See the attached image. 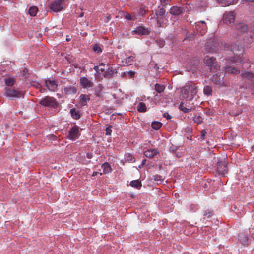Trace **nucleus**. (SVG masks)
<instances>
[{"label":"nucleus","instance_id":"f257e3e1","mask_svg":"<svg viewBox=\"0 0 254 254\" xmlns=\"http://www.w3.org/2000/svg\"><path fill=\"white\" fill-rule=\"evenodd\" d=\"M197 93V87L193 83L185 86L182 90L183 97L188 100H191Z\"/></svg>","mask_w":254,"mask_h":254},{"label":"nucleus","instance_id":"f03ea898","mask_svg":"<svg viewBox=\"0 0 254 254\" xmlns=\"http://www.w3.org/2000/svg\"><path fill=\"white\" fill-rule=\"evenodd\" d=\"M204 62L209 67L211 72H216L220 70V66L216 61L215 58L206 56L204 58Z\"/></svg>","mask_w":254,"mask_h":254},{"label":"nucleus","instance_id":"7ed1b4c3","mask_svg":"<svg viewBox=\"0 0 254 254\" xmlns=\"http://www.w3.org/2000/svg\"><path fill=\"white\" fill-rule=\"evenodd\" d=\"M205 52L207 53H216L220 48V43L214 38L209 39L205 44Z\"/></svg>","mask_w":254,"mask_h":254},{"label":"nucleus","instance_id":"20e7f679","mask_svg":"<svg viewBox=\"0 0 254 254\" xmlns=\"http://www.w3.org/2000/svg\"><path fill=\"white\" fill-rule=\"evenodd\" d=\"M64 2V0H55L50 2L48 7L52 11L58 12L63 9Z\"/></svg>","mask_w":254,"mask_h":254},{"label":"nucleus","instance_id":"39448f33","mask_svg":"<svg viewBox=\"0 0 254 254\" xmlns=\"http://www.w3.org/2000/svg\"><path fill=\"white\" fill-rule=\"evenodd\" d=\"M39 104L45 106L51 107H56L58 105V103L53 97L46 96L39 101Z\"/></svg>","mask_w":254,"mask_h":254},{"label":"nucleus","instance_id":"423d86ee","mask_svg":"<svg viewBox=\"0 0 254 254\" xmlns=\"http://www.w3.org/2000/svg\"><path fill=\"white\" fill-rule=\"evenodd\" d=\"M80 135L79 127L77 125H74L69 131L67 137L70 140H75Z\"/></svg>","mask_w":254,"mask_h":254},{"label":"nucleus","instance_id":"0eeeda50","mask_svg":"<svg viewBox=\"0 0 254 254\" xmlns=\"http://www.w3.org/2000/svg\"><path fill=\"white\" fill-rule=\"evenodd\" d=\"M199 64V60L198 58H194L190 60L187 64V69L192 72H195L198 68Z\"/></svg>","mask_w":254,"mask_h":254},{"label":"nucleus","instance_id":"6e6552de","mask_svg":"<svg viewBox=\"0 0 254 254\" xmlns=\"http://www.w3.org/2000/svg\"><path fill=\"white\" fill-rule=\"evenodd\" d=\"M5 95L8 97L20 98L23 94L20 91L11 88H5Z\"/></svg>","mask_w":254,"mask_h":254},{"label":"nucleus","instance_id":"1a4fd4ad","mask_svg":"<svg viewBox=\"0 0 254 254\" xmlns=\"http://www.w3.org/2000/svg\"><path fill=\"white\" fill-rule=\"evenodd\" d=\"M216 171L219 175L224 176L227 172V164L223 162H218L216 166Z\"/></svg>","mask_w":254,"mask_h":254},{"label":"nucleus","instance_id":"9d476101","mask_svg":"<svg viewBox=\"0 0 254 254\" xmlns=\"http://www.w3.org/2000/svg\"><path fill=\"white\" fill-rule=\"evenodd\" d=\"M235 19L234 12L233 11L226 12L223 14V22L226 24L233 23Z\"/></svg>","mask_w":254,"mask_h":254},{"label":"nucleus","instance_id":"9b49d317","mask_svg":"<svg viewBox=\"0 0 254 254\" xmlns=\"http://www.w3.org/2000/svg\"><path fill=\"white\" fill-rule=\"evenodd\" d=\"M195 29L202 35L207 31V26L206 23L204 21H200L195 23Z\"/></svg>","mask_w":254,"mask_h":254},{"label":"nucleus","instance_id":"f8f14e48","mask_svg":"<svg viewBox=\"0 0 254 254\" xmlns=\"http://www.w3.org/2000/svg\"><path fill=\"white\" fill-rule=\"evenodd\" d=\"M133 33L138 34L140 36L149 35L150 33V30L142 26L137 27L133 31Z\"/></svg>","mask_w":254,"mask_h":254},{"label":"nucleus","instance_id":"ddd939ff","mask_svg":"<svg viewBox=\"0 0 254 254\" xmlns=\"http://www.w3.org/2000/svg\"><path fill=\"white\" fill-rule=\"evenodd\" d=\"M80 83L83 88L86 89L91 88L93 86V82L85 77H83L80 78Z\"/></svg>","mask_w":254,"mask_h":254},{"label":"nucleus","instance_id":"4468645a","mask_svg":"<svg viewBox=\"0 0 254 254\" xmlns=\"http://www.w3.org/2000/svg\"><path fill=\"white\" fill-rule=\"evenodd\" d=\"M221 73H217L213 75L212 78V82L215 84L219 86H224V82L223 81V77H221Z\"/></svg>","mask_w":254,"mask_h":254},{"label":"nucleus","instance_id":"2eb2a0df","mask_svg":"<svg viewBox=\"0 0 254 254\" xmlns=\"http://www.w3.org/2000/svg\"><path fill=\"white\" fill-rule=\"evenodd\" d=\"M45 85L49 90L51 91H55L57 88V84L56 81L53 80H46L45 81Z\"/></svg>","mask_w":254,"mask_h":254},{"label":"nucleus","instance_id":"dca6fc26","mask_svg":"<svg viewBox=\"0 0 254 254\" xmlns=\"http://www.w3.org/2000/svg\"><path fill=\"white\" fill-rule=\"evenodd\" d=\"M224 71L226 73H228L233 75H237L240 73V70L237 69V68L232 67L231 66H226L224 67Z\"/></svg>","mask_w":254,"mask_h":254},{"label":"nucleus","instance_id":"f3484780","mask_svg":"<svg viewBox=\"0 0 254 254\" xmlns=\"http://www.w3.org/2000/svg\"><path fill=\"white\" fill-rule=\"evenodd\" d=\"M183 8L174 6L171 7L169 10V13L174 16H178L182 13Z\"/></svg>","mask_w":254,"mask_h":254},{"label":"nucleus","instance_id":"a211bd4d","mask_svg":"<svg viewBox=\"0 0 254 254\" xmlns=\"http://www.w3.org/2000/svg\"><path fill=\"white\" fill-rule=\"evenodd\" d=\"M231 50L236 55H240L243 52V47L236 44H233L231 46Z\"/></svg>","mask_w":254,"mask_h":254},{"label":"nucleus","instance_id":"6ab92c4d","mask_svg":"<svg viewBox=\"0 0 254 254\" xmlns=\"http://www.w3.org/2000/svg\"><path fill=\"white\" fill-rule=\"evenodd\" d=\"M236 30L240 33L247 32L248 26L244 23H239L235 25Z\"/></svg>","mask_w":254,"mask_h":254},{"label":"nucleus","instance_id":"aec40b11","mask_svg":"<svg viewBox=\"0 0 254 254\" xmlns=\"http://www.w3.org/2000/svg\"><path fill=\"white\" fill-rule=\"evenodd\" d=\"M117 73V70L112 67H109L108 69L105 71L104 76L106 78H111Z\"/></svg>","mask_w":254,"mask_h":254},{"label":"nucleus","instance_id":"412c9836","mask_svg":"<svg viewBox=\"0 0 254 254\" xmlns=\"http://www.w3.org/2000/svg\"><path fill=\"white\" fill-rule=\"evenodd\" d=\"M222 6H227L236 3L238 0H216Z\"/></svg>","mask_w":254,"mask_h":254},{"label":"nucleus","instance_id":"4be33fe9","mask_svg":"<svg viewBox=\"0 0 254 254\" xmlns=\"http://www.w3.org/2000/svg\"><path fill=\"white\" fill-rule=\"evenodd\" d=\"M158 153L159 151L157 150V149H148L147 150L145 151L144 153V154L146 157L152 158Z\"/></svg>","mask_w":254,"mask_h":254},{"label":"nucleus","instance_id":"5701e85b","mask_svg":"<svg viewBox=\"0 0 254 254\" xmlns=\"http://www.w3.org/2000/svg\"><path fill=\"white\" fill-rule=\"evenodd\" d=\"M230 61L232 63H234L237 65L241 63H244V61L242 59L240 55H236L235 56L232 57L230 58Z\"/></svg>","mask_w":254,"mask_h":254},{"label":"nucleus","instance_id":"b1692460","mask_svg":"<svg viewBox=\"0 0 254 254\" xmlns=\"http://www.w3.org/2000/svg\"><path fill=\"white\" fill-rule=\"evenodd\" d=\"M70 113L72 118L79 119L81 117V114L79 110L75 108H72L70 110Z\"/></svg>","mask_w":254,"mask_h":254},{"label":"nucleus","instance_id":"393cba45","mask_svg":"<svg viewBox=\"0 0 254 254\" xmlns=\"http://www.w3.org/2000/svg\"><path fill=\"white\" fill-rule=\"evenodd\" d=\"M239 240L240 242L244 245L248 244L249 238L244 233H240L239 235Z\"/></svg>","mask_w":254,"mask_h":254},{"label":"nucleus","instance_id":"a878e982","mask_svg":"<svg viewBox=\"0 0 254 254\" xmlns=\"http://www.w3.org/2000/svg\"><path fill=\"white\" fill-rule=\"evenodd\" d=\"M64 91L67 95L75 94L77 92V89L74 86H68L64 88Z\"/></svg>","mask_w":254,"mask_h":254},{"label":"nucleus","instance_id":"bb28decb","mask_svg":"<svg viewBox=\"0 0 254 254\" xmlns=\"http://www.w3.org/2000/svg\"><path fill=\"white\" fill-rule=\"evenodd\" d=\"M241 76L243 78H247L250 80H252L254 79V73L251 72L244 71L242 72Z\"/></svg>","mask_w":254,"mask_h":254},{"label":"nucleus","instance_id":"cd10ccee","mask_svg":"<svg viewBox=\"0 0 254 254\" xmlns=\"http://www.w3.org/2000/svg\"><path fill=\"white\" fill-rule=\"evenodd\" d=\"M101 167L103 170L104 174H108L112 171L111 167L110 165L107 162L104 163L102 165Z\"/></svg>","mask_w":254,"mask_h":254},{"label":"nucleus","instance_id":"c85d7f7f","mask_svg":"<svg viewBox=\"0 0 254 254\" xmlns=\"http://www.w3.org/2000/svg\"><path fill=\"white\" fill-rule=\"evenodd\" d=\"M196 35V33L195 31H193L191 33H187L186 36L184 38L183 41H192L194 39L195 36Z\"/></svg>","mask_w":254,"mask_h":254},{"label":"nucleus","instance_id":"c756f323","mask_svg":"<svg viewBox=\"0 0 254 254\" xmlns=\"http://www.w3.org/2000/svg\"><path fill=\"white\" fill-rule=\"evenodd\" d=\"M80 102L82 106L86 105V102L90 100V97L89 96L85 94H81L80 96Z\"/></svg>","mask_w":254,"mask_h":254},{"label":"nucleus","instance_id":"7c9ffc66","mask_svg":"<svg viewBox=\"0 0 254 254\" xmlns=\"http://www.w3.org/2000/svg\"><path fill=\"white\" fill-rule=\"evenodd\" d=\"M137 110L139 112H145L146 111L145 104L143 102H139L137 106Z\"/></svg>","mask_w":254,"mask_h":254},{"label":"nucleus","instance_id":"2f4dec72","mask_svg":"<svg viewBox=\"0 0 254 254\" xmlns=\"http://www.w3.org/2000/svg\"><path fill=\"white\" fill-rule=\"evenodd\" d=\"M130 185L133 187L139 189L141 187V182L139 180H136L131 181Z\"/></svg>","mask_w":254,"mask_h":254},{"label":"nucleus","instance_id":"473e14b6","mask_svg":"<svg viewBox=\"0 0 254 254\" xmlns=\"http://www.w3.org/2000/svg\"><path fill=\"white\" fill-rule=\"evenodd\" d=\"M38 11V8L36 6H33L30 7L28 12L31 16H36Z\"/></svg>","mask_w":254,"mask_h":254},{"label":"nucleus","instance_id":"72a5a7b5","mask_svg":"<svg viewBox=\"0 0 254 254\" xmlns=\"http://www.w3.org/2000/svg\"><path fill=\"white\" fill-rule=\"evenodd\" d=\"M165 86L163 85L156 84L155 85V90L159 93H161L164 91L165 89Z\"/></svg>","mask_w":254,"mask_h":254},{"label":"nucleus","instance_id":"f704fd0d","mask_svg":"<svg viewBox=\"0 0 254 254\" xmlns=\"http://www.w3.org/2000/svg\"><path fill=\"white\" fill-rule=\"evenodd\" d=\"M162 126L161 123L157 121H154L152 123L151 127L155 130H158Z\"/></svg>","mask_w":254,"mask_h":254},{"label":"nucleus","instance_id":"c9c22d12","mask_svg":"<svg viewBox=\"0 0 254 254\" xmlns=\"http://www.w3.org/2000/svg\"><path fill=\"white\" fill-rule=\"evenodd\" d=\"M179 108L181 111H182L184 113H188L189 112L191 111L192 110L191 108H188L185 107L184 103L182 102L180 103Z\"/></svg>","mask_w":254,"mask_h":254},{"label":"nucleus","instance_id":"e433bc0d","mask_svg":"<svg viewBox=\"0 0 254 254\" xmlns=\"http://www.w3.org/2000/svg\"><path fill=\"white\" fill-rule=\"evenodd\" d=\"M203 92L206 95L208 96L211 95L212 92L211 87L208 85L204 86L203 89Z\"/></svg>","mask_w":254,"mask_h":254},{"label":"nucleus","instance_id":"4c0bfd02","mask_svg":"<svg viewBox=\"0 0 254 254\" xmlns=\"http://www.w3.org/2000/svg\"><path fill=\"white\" fill-rule=\"evenodd\" d=\"M5 83L8 86H12L15 82V79L11 78H7L4 79Z\"/></svg>","mask_w":254,"mask_h":254},{"label":"nucleus","instance_id":"58836bf2","mask_svg":"<svg viewBox=\"0 0 254 254\" xmlns=\"http://www.w3.org/2000/svg\"><path fill=\"white\" fill-rule=\"evenodd\" d=\"M93 50L97 54L101 53L102 52V48L98 44H95L93 45Z\"/></svg>","mask_w":254,"mask_h":254},{"label":"nucleus","instance_id":"ea45409f","mask_svg":"<svg viewBox=\"0 0 254 254\" xmlns=\"http://www.w3.org/2000/svg\"><path fill=\"white\" fill-rule=\"evenodd\" d=\"M102 88H103V87H102V85L99 84L98 87L95 88V93L94 94L96 97H99L100 96V94H101V92Z\"/></svg>","mask_w":254,"mask_h":254},{"label":"nucleus","instance_id":"a19ab883","mask_svg":"<svg viewBox=\"0 0 254 254\" xmlns=\"http://www.w3.org/2000/svg\"><path fill=\"white\" fill-rule=\"evenodd\" d=\"M153 179L155 181L157 182V184L161 183L164 181L162 176L160 175L156 174L153 176Z\"/></svg>","mask_w":254,"mask_h":254},{"label":"nucleus","instance_id":"79ce46f5","mask_svg":"<svg viewBox=\"0 0 254 254\" xmlns=\"http://www.w3.org/2000/svg\"><path fill=\"white\" fill-rule=\"evenodd\" d=\"M193 121L194 123L197 124H201L203 121V119L201 116L198 115H195L193 117Z\"/></svg>","mask_w":254,"mask_h":254},{"label":"nucleus","instance_id":"37998d69","mask_svg":"<svg viewBox=\"0 0 254 254\" xmlns=\"http://www.w3.org/2000/svg\"><path fill=\"white\" fill-rule=\"evenodd\" d=\"M164 18V16H156V20L158 27H160L162 26Z\"/></svg>","mask_w":254,"mask_h":254},{"label":"nucleus","instance_id":"c03bdc74","mask_svg":"<svg viewBox=\"0 0 254 254\" xmlns=\"http://www.w3.org/2000/svg\"><path fill=\"white\" fill-rule=\"evenodd\" d=\"M165 12L166 10L164 8H161L158 11H156V16H164Z\"/></svg>","mask_w":254,"mask_h":254},{"label":"nucleus","instance_id":"a18cd8bd","mask_svg":"<svg viewBox=\"0 0 254 254\" xmlns=\"http://www.w3.org/2000/svg\"><path fill=\"white\" fill-rule=\"evenodd\" d=\"M156 43L160 48H162L165 44V41L163 39H158L156 40Z\"/></svg>","mask_w":254,"mask_h":254},{"label":"nucleus","instance_id":"49530a36","mask_svg":"<svg viewBox=\"0 0 254 254\" xmlns=\"http://www.w3.org/2000/svg\"><path fill=\"white\" fill-rule=\"evenodd\" d=\"M214 215L213 211H210L209 210H207L205 211L204 213V216L205 217L204 218H211L213 215Z\"/></svg>","mask_w":254,"mask_h":254},{"label":"nucleus","instance_id":"de8ad7c7","mask_svg":"<svg viewBox=\"0 0 254 254\" xmlns=\"http://www.w3.org/2000/svg\"><path fill=\"white\" fill-rule=\"evenodd\" d=\"M134 57L133 56H129L125 59V63L127 65H130Z\"/></svg>","mask_w":254,"mask_h":254},{"label":"nucleus","instance_id":"09e8293b","mask_svg":"<svg viewBox=\"0 0 254 254\" xmlns=\"http://www.w3.org/2000/svg\"><path fill=\"white\" fill-rule=\"evenodd\" d=\"M112 126H109L106 128V133L105 134L106 135H111L112 133V130H111Z\"/></svg>","mask_w":254,"mask_h":254},{"label":"nucleus","instance_id":"8fccbe9b","mask_svg":"<svg viewBox=\"0 0 254 254\" xmlns=\"http://www.w3.org/2000/svg\"><path fill=\"white\" fill-rule=\"evenodd\" d=\"M125 18L128 20H135V18L134 17H132L129 14L127 13L125 15Z\"/></svg>","mask_w":254,"mask_h":254},{"label":"nucleus","instance_id":"3c124183","mask_svg":"<svg viewBox=\"0 0 254 254\" xmlns=\"http://www.w3.org/2000/svg\"><path fill=\"white\" fill-rule=\"evenodd\" d=\"M146 10L144 8L140 7L139 9L138 13L141 16H144L145 14Z\"/></svg>","mask_w":254,"mask_h":254},{"label":"nucleus","instance_id":"603ef678","mask_svg":"<svg viewBox=\"0 0 254 254\" xmlns=\"http://www.w3.org/2000/svg\"><path fill=\"white\" fill-rule=\"evenodd\" d=\"M171 0H160L161 4L162 6H165V5L170 3Z\"/></svg>","mask_w":254,"mask_h":254},{"label":"nucleus","instance_id":"864d4df0","mask_svg":"<svg viewBox=\"0 0 254 254\" xmlns=\"http://www.w3.org/2000/svg\"><path fill=\"white\" fill-rule=\"evenodd\" d=\"M47 138L50 140H55L57 138V136L53 134H50L47 136Z\"/></svg>","mask_w":254,"mask_h":254},{"label":"nucleus","instance_id":"5fc2aeb1","mask_svg":"<svg viewBox=\"0 0 254 254\" xmlns=\"http://www.w3.org/2000/svg\"><path fill=\"white\" fill-rule=\"evenodd\" d=\"M127 75L129 76L130 78H132L134 76L135 72L133 71H130L127 72Z\"/></svg>","mask_w":254,"mask_h":254},{"label":"nucleus","instance_id":"6e6d98bb","mask_svg":"<svg viewBox=\"0 0 254 254\" xmlns=\"http://www.w3.org/2000/svg\"><path fill=\"white\" fill-rule=\"evenodd\" d=\"M163 116L166 118L168 120L171 119L172 118V116L167 112L164 113Z\"/></svg>","mask_w":254,"mask_h":254},{"label":"nucleus","instance_id":"4d7b16f0","mask_svg":"<svg viewBox=\"0 0 254 254\" xmlns=\"http://www.w3.org/2000/svg\"><path fill=\"white\" fill-rule=\"evenodd\" d=\"M206 134V132L205 130H203L201 131V138L202 139L204 138V136H205Z\"/></svg>","mask_w":254,"mask_h":254},{"label":"nucleus","instance_id":"13d9d810","mask_svg":"<svg viewBox=\"0 0 254 254\" xmlns=\"http://www.w3.org/2000/svg\"><path fill=\"white\" fill-rule=\"evenodd\" d=\"M86 156L88 159H91L93 157V154L92 153L88 152L86 154Z\"/></svg>","mask_w":254,"mask_h":254},{"label":"nucleus","instance_id":"bf43d9fd","mask_svg":"<svg viewBox=\"0 0 254 254\" xmlns=\"http://www.w3.org/2000/svg\"><path fill=\"white\" fill-rule=\"evenodd\" d=\"M127 75V72H124L122 73L121 77H122L123 78H126Z\"/></svg>","mask_w":254,"mask_h":254},{"label":"nucleus","instance_id":"052dcab7","mask_svg":"<svg viewBox=\"0 0 254 254\" xmlns=\"http://www.w3.org/2000/svg\"><path fill=\"white\" fill-rule=\"evenodd\" d=\"M93 68L97 72H99V68L98 66H95Z\"/></svg>","mask_w":254,"mask_h":254},{"label":"nucleus","instance_id":"680f3d73","mask_svg":"<svg viewBox=\"0 0 254 254\" xmlns=\"http://www.w3.org/2000/svg\"><path fill=\"white\" fill-rule=\"evenodd\" d=\"M98 174H99V172H96V171H95V172H93L92 176H96Z\"/></svg>","mask_w":254,"mask_h":254},{"label":"nucleus","instance_id":"e2e57ef3","mask_svg":"<svg viewBox=\"0 0 254 254\" xmlns=\"http://www.w3.org/2000/svg\"><path fill=\"white\" fill-rule=\"evenodd\" d=\"M128 157H130L131 158H130L129 160L132 162H134V158H132V156L130 155V154H128ZM128 160H129V158H128Z\"/></svg>","mask_w":254,"mask_h":254},{"label":"nucleus","instance_id":"0e129e2a","mask_svg":"<svg viewBox=\"0 0 254 254\" xmlns=\"http://www.w3.org/2000/svg\"><path fill=\"white\" fill-rule=\"evenodd\" d=\"M154 68H155V70H158L159 69V67L158 66V65L157 64H155V65H154Z\"/></svg>","mask_w":254,"mask_h":254},{"label":"nucleus","instance_id":"69168bd1","mask_svg":"<svg viewBox=\"0 0 254 254\" xmlns=\"http://www.w3.org/2000/svg\"><path fill=\"white\" fill-rule=\"evenodd\" d=\"M146 162V159H143L142 160V161L141 165L142 166L144 165L145 164Z\"/></svg>","mask_w":254,"mask_h":254},{"label":"nucleus","instance_id":"338daca9","mask_svg":"<svg viewBox=\"0 0 254 254\" xmlns=\"http://www.w3.org/2000/svg\"><path fill=\"white\" fill-rule=\"evenodd\" d=\"M251 31L254 33V26H253L251 28Z\"/></svg>","mask_w":254,"mask_h":254},{"label":"nucleus","instance_id":"774afa93","mask_svg":"<svg viewBox=\"0 0 254 254\" xmlns=\"http://www.w3.org/2000/svg\"><path fill=\"white\" fill-rule=\"evenodd\" d=\"M100 70L102 72L105 71V69L103 68H101Z\"/></svg>","mask_w":254,"mask_h":254}]
</instances>
